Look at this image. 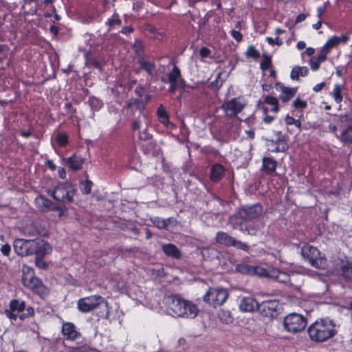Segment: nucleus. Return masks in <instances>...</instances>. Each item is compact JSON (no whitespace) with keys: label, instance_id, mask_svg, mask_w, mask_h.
Wrapping results in <instances>:
<instances>
[{"label":"nucleus","instance_id":"1","mask_svg":"<svg viewBox=\"0 0 352 352\" xmlns=\"http://www.w3.org/2000/svg\"><path fill=\"white\" fill-rule=\"evenodd\" d=\"M263 208L261 204L241 206L232 216L229 221L234 229L251 234L250 223L258 219L263 213Z\"/></svg>","mask_w":352,"mask_h":352},{"label":"nucleus","instance_id":"2","mask_svg":"<svg viewBox=\"0 0 352 352\" xmlns=\"http://www.w3.org/2000/svg\"><path fill=\"white\" fill-rule=\"evenodd\" d=\"M164 304L168 314L175 317L195 318L199 311L195 304L176 294L165 297Z\"/></svg>","mask_w":352,"mask_h":352},{"label":"nucleus","instance_id":"3","mask_svg":"<svg viewBox=\"0 0 352 352\" xmlns=\"http://www.w3.org/2000/svg\"><path fill=\"white\" fill-rule=\"evenodd\" d=\"M336 323L329 318L316 320L307 329L311 340L316 342H323L337 334Z\"/></svg>","mask_w":352,"mask_h":352},{"label":"nucleus","instance_id":"4","mask_svg":"<svg viewBox=\"0 0 352 352\" xmlns=\"http://www.w3.org/2000/svg\"><path fill=\"white\" fill-rule=\"evenodd\" d=\"M76 192L74 186L69 182H58L53 189L47 190L49 196L58 202L65 204L73 202Z\"/></svg>","mask_w":352,"mask_h":352},{"label":"nucleus","instance_id":"5","mask_svg":"<svg viewBox=\"0 0 352 352\" xmlns=\"http://www.w3.org/2000/svg\"><path fill=\"white\" fill-rule=\"evenodd\" d=\"M103 303L105 305L106 311L104 313L98 314V316L107 318L109 316V311L107 309L108 302L104 298L100 295H91L87 297L81 298L78 300L77 306L80 312L88 313L94 310Z\"/></svg>","mask_w":352,"mask_h":352},{"label":"nucleus","instance_id":"6","mask_svg":"<svg viewBox=\"0 0 352 352\" xmlns=\"http://www.w3.org/2000/svg\"><path fill=\"white\" fill-rule=\"evenodd\" d=\"M301 254L314 267L324 270L327 266V259L321 256V252L316 247L309 244L304 245L301 248Z\"/></svg>","mask_w":352,"mask_h":352},{"label":"nucleus","instance_id":"7","mask_svg":"<svg viewBox=\"0 0 352 352\" xmlns=\"http://www.w3.org/2000/svg\"><path fill=\"white\" fill-rule=\"evenodd\" d=\"M25 287L30 289L34 294L38 296L41 299L45 300L50 294V289L38 277L32 275L25 276L22 279Z\"/></svg>","mask_w":352,"mask_h":352},{"label":"nucleus","instance_id":"8","mask_svg":"<svg viewBox=\"0 0 352 352\" xmlns=\"http://www.w3.org/2000/svg\"><path fill=\"white\" fill-rule=\"evenodd\" d=\"M284 327L290 333H298L303 331L307 326V318L302 315L292 313L284 318Z\"/></svg>","mask_w":352,"mask_h":352},{"label":"nucleus","instance_id":"9","mask_svg":"<svg viewBox=\"0 0 352 352\" xmlns=\"http://www.w3.org/2000/svg\"><path fill=\"white\" fill-rule=\"evenodd\" d=\"M228 296L229 294L226 289L210 287L204 296L203 300L206 303L216 307L222 305Z\"/></svg>","mask_w":352,"mask_h":352},{"label":"nucleus","instance_id":"10","mask_svg":"<svg viewBox=\"0 0 352 352\" xmlns=\"http://www.w3.org/2000/svg\"><path fill=\"white\" fill-rule=\"evenodd\" d=\"M279 302L276 300H270L258 303L257 311L260 314L269 320H272L278 315Z\"/></svg>","mask_w":352,"mask_h":352},{"label":"nucleus","instance_id":"11","mask_svg":"<svg viewBox=\"0 0 352 352\" xmlns=\"http://www.w3.org/2000/svg\"><path fill=\"white\" fill-rule=\"evenodd\" d=\"M32 245H34V240L16 239L14 241V251L21 256L33 255Z\"/></svg>","mask_w":352,"mask_h":352},{"label":"nucleus","instance_id":"12","mask_svg":"<svg viewBox=\"0 0 352 352\" xmlns=\"http://www.w3.org/2000/svg\"><path fill=\"white\" fill-rule=\"evenodd\" d=\"M221 108L229 117H235L242 111L244 104L240 102L239 98H234L225 102Z\"/></svg>","mask_w":352,"mask_h":352},{"label":"nucleus","instance_id":"13","mask_svg":"<svg viewBox=\"0 0 352 352\" xmlns=\"http://www.w3.org/2000/svg\"><path fill=\"white\" fill-rule=\"evenodd\" d=\"M350 40V36L349 34H342L340 36H333L331 37L322 46L320 52L321 53H324V54L327 56L328 53L332 50L334 49L335 47L338 46L339 44H346L348 41Z\"/></svg>","mask_w":352,"mask_h":352},{"label":"nucleus","instance_id":"14","mask_svg":"<svg viewBox=\"0 0 352 352\" xmlns=\"http://www.w3.org/2000/svg\"><path fill=\"white\" fill-rule=\"evenodd\" d=\"M274 87L277 91L280 92L278 99L283 104L287 103L294 97L298 91L297 87H288L285 86V85L280 82H276Z\"/></svg>","mask_w":352,"mask_h":352},{"label":"nucleus","instance_id":"15","mask_svg":"<svg viewBox=\"0 0 352 352\" xmlns=\"http://www.w3.org/2000/svg\"><path fill=\"white\" fill-rule=\"evenodd\" d=\"M268 146L269 151L276 153L285 152L289 148L287 139L280 131L277 133L276 140H272Z\"/></svg>","mask_w":352,"mask_h":352},{"label":"nucleus","instance_id":"16","mask_svg":"<svg viewBox=\"0 0 352 352\" xmlns=\"http://www.w3.org/2000/svg\"><path fill=\"white\" fill-rule=\"evenodd\" d=\"M61 333L67 340L75 341L81 336V333L76 329L75 324L70 322L63 323Z\"/></svg>","mask_w":352,"mask_h":352},{"label":"nucleus","instance_id":"17","mask_svg":"<svg viewBox=\"0 0 352 352\" xmlns=\"http://www.w3.org/2000/svg\"><path fill=\"white\" fill-rule=\"evenodd\" d=\"M33 254L35 256L45 257V255L50 254L52 250V246L45 241L39 239H34Z\"/></svg>","mask_w":352,"mask_h":352},{"label":"nucleus","instance_id":"18","mask_svg":"<svg viewBox=\"0 0 352 352\" xmlns=\"http://www.w3.org/2000/svg\"><path fill=\"white\" fill-rule=\"evenodd\" d=\"M138 64L139 69L145 72L148 76L152 77L156 70V65L153 60L146 58L145 57H140L138 59Z\"/></svg>","mask_w":352,"mask_h":352},{"label":"nucleus","instance_id":"19","mask_svg":"<svg viewBox=\"0 0 352 352\" xmlns=\"http://www.w3.org/2000/svg\"><path fill=\"white\" fill-rule=\"evenodd\" d=\"M226 168L219 164L216 163L211 166L210 170V179L213 183H218L225 175Z\"/></svg>","mask_w":352,"mask_h":352},{"label":"nucleus","instance_id":"20","mask_svg":"<svg viewBox=\"0 0 352 352\" xmlns=\"http://www.w3.org/2000/svg\"><path fill=\"white\" fill-rule=\"evenodd\" d=\"M277 161L272 157H264L262 160L261 170L267 175L276 173Z\"/></svg>","mask_w":352,"mask_h":352},{"label":"nucleus","instance_id":"21","mask_svg":"<svg viewBox=\"0 0 352 352\" xmlns=\"http://www.w3.org/2000/svg\"><path fill=\"white\" fill-rule=\"evenodd\" d=\"M258 306L256 299L249 296L243 298L239 304V308L243 312H252L257 310Z\"/></svg>","mask_w":352,"mask_h":352},{"label":"nucleus","instance_id":"22","mask_svg":"<svg viewBox=\"0 0 352 352\" xmlns=\"http://www.w3.org/2000/svg\"><path fill=\"white\" fill-rule=\"evenodd\" d=\"M85 163V158L77 153H74L67 159V164L69 168L74 171L79 170L82 168Z\"/></svg>","mask_w":352,"mask_h":352},{"label":"nucleus","instance_id":"23","mask_svg":"<svg viewBox=\"0 0 352 352\" xmlns=\"http://www.w3.org/2000/svg\"><path fill=\"white\" fill-rule=\"evenodd\" d=\"M340 276L346 281L352 283V260H342Z\"/></svg>","mask_w":352,"mask_h":352},{"label":"nucleus","instance_id":"24","mask_svg":"<svg viewBox=\"0 0 352 352\" xmlns=\"http://www.w3.org/2000/svg\"><path fill=\"white\" fill-rule=\"evenodd\" d=\"M157 116L159 122L166 127L173 126V124L169 120V116L162 104H160L157 109Z\"/></svg>","mask_w":352,"mask_h":352},{"label":"nucleus","instance_id":"25","mask_svg":"<svg viewBox=\"0 0 352 352\" xmlns=\"http://www.w3.org/2000/svg\"><path fill=\"white\" fill-rule=\"evenodd\" d=\"M163 252L168 256L179 258L181 252L177 246L173 243L164 244L162 247Z\"/></svg>","mask_w":352,"mask_h":352},{"label":"nucleus","instance_id":"26","mask_svg":"<svg viewBox=\"0 0 352 352\" xmlns=\"http://www.w3.org/2000/svg\"><path fill=\"white\" fill-rule=\"evenodd\" d=\"M234 238L224 232H218L217 233L215 240L219 244L226 246H232Z\"/></svg>","mask_w":352,"mask_h":352},{"label":"nucleus","instance_id":"27","mask_svg":"<svg viewBox=\"0 0 352 352\" xmlns=\"http://www.w3.org/2000/svg\"><path fill=\"white\" fill-rule=\"evenodd\" d=\"M167 82H184V79L182 78L181 70L177 65H174L172 70L167 74Z\"/></svg>","mask_w":352,"mask_h":352},{"label":"nucleus","instance_id":"28","mask_svg":"<svg viewBox=\"0 0 352 352\" xmlns=\"http://www.w3.org/2000/svg\"><path fill=\"white\" fill-rule=\"evenodd\" d=\"M54 142L59 148H66L69 144V135L65 131H59L55 136Z\"/></svg>","mask_w":352,"mask_h":352},{"label":"nucleus","instance_id":"29","mask_svg":"<svg viewBox=\"0 0 352 352\" xmlns=\"http://www.w3.org/2000/svg\"><path fill=\"white\" fill-rule=\"evenodd\" d=\"M278 98L272 96H266L263 100H260V104H269L272 106L271 111L276 113L279 111Z\"/></svg>","mask_w":352,"mask_h":352},{"label":"nucleus","instance_id":"30","mask_svg":"<svg viewBox=\"0 0 352 352\" xmlns=\"http://www.w3.org/2000/svg\"><path fill=\"white\" fill-rule=\"evenodd\" d=\"M156 142L153 140L143 142L140 144V149L144 155H154L156 148Z\"/></svg>","mask_w":352,"mask_h":352},{"label":"nucleus","instance_id":"31","mask_svg":"<svg viewBox=\"0 0 352 352\" xmlns=\"http://www.w3.org/2000/svg\"><path fill=\"white\" fill-rule=\"evenodd\" d=\"M327 59L324 53L319 52L317 57H312L309 60L310 67L312 71H317L320 66V63Z\"/></svg>","mask_w":352,"mask_h":352},{"label":"nucleus","instance_id":"32","mask_svg":"<svg viewBox=\"0 0 352 352\" xmlns=\"http://www.w3.org/2000/svg\"><path fill=\"white\" fill-rule=\"evenodd\" d=\"M132 47L135 51L138 59L140 57H144L145 47L144 42L142 40L135 39Z\"/></svg>","mask_w":352,"mask_h":352},{"label":"nucleus","instance_id":"33","mask_svg":"<svg viewBox=\"0 0 352 352\" xmlns=\"http://www.w3.org/2000/svg\"><path fill=\"white\" fill-rule=\"evenodd\" d=\"M10 309L12 312H21L25 309V301H20L17 299H12L9 304Z\"/></svg>","mask_w":352,"mask_h":352},{"label":"nucleus","instance_id":"34","mask_svg":"<svg viewBox=\"0 0 352 352\" xmlns=\"http://www.w3.org/2000/svg\"><path fill=\"white\" fill-rule=\"evenodd\" d=\"M144 91V89L142 86H138L135 89V94L138 96V98L134 99L133 102H129L126 104V107L130 109L133 107V105L136 106L138 108L139 104H140V100L142 98V92Z\"/></svg>","mask_w":352,"mask_h":352},{"label":"nucleus","instance_id":"35","mask_svg":"<svg viewBox=\"0 0 352 352\" xmlns=\"http://www.w3.org/2000/svg\"><path fill=\"white\" fill-rule=\"evenodd\" d=\"M340 140L344 144H352V124L342 132Z\"/></svg>","mask_w":352,"mask_h":352},{"label":"nucleus","instance_id":"36","mask_svg":"<svg viewBox=\"0 0 352 352\" xmlns=\"http://www.w3.org/2000/svg\"><path fill=\"white\" fill-rule=\"evenodd\" d=\"M342 89H343L342 85H341L340 84L334 85L331 95H332L333 98H334V100L336 101V102L338 104L340 103L343 100V97H342Z\"/></svg>","mask_w":352,"mask_h":352},{"label":"nucleus","instance_id":"37","mask_svg":"<svg viewBox=\"0 0 352 352\" xmlns=\"http://www.w3.org/2000/svg\"><path fill=\"white\" fill-rule=\"evenodd\" d=\"M218 318L222 323L230 324L233 322V318L229 311L221 310L218 313Z\"/></svg>","mask_w":352,"mask_h":352},{"label":"nucleus","instance_id":"38","mask_svg":"<svg viewBox=\"0 0 352 352\" xmlns=\"http://www.w3.org/2000/svg\"><path fill=\"white\" fill-rule=\"evenodd\" d=\"M85 60H86V65L88 67H91L93 68L98 69L100 70H102V65L100 61L97 60L94 58H93L91 54H85Z\"/></svg>","mask_w":352,"mask_h":352},{"label":"nucleus","instance_id":"39","mask_svg":"<svg viewBox=\"0 0 352 352\" xmlns=\"http://www.w3.org/2000/svg\"><path fill=\"white\" fill-rule=\"evenodd\" d=\"M92 186L93 182L88 179L82 181L80 183V190L83 195H88L91 193Z\"/></svg>","mask_w":352,"mask_h":352},{"label":"nucleus","instance_id":"40","mask_svg":"<svg viewBox=\"0 0 352 352\" xmlns=\"http://www.w3.org/2000/svg\"><path fill=\"white\" fill-rule=\"evenodd\" d=\"M94 349L91 348L88 344H83L76 346H72L68 347V352H91Z\"/></svg>","mask_w":352,"mask_h":352},{"label":"nucleus","instance_id":"41","mask_svg":"<svg viewBox=\"0 0 352 352\" xmlns=\"http://www.w3.org/2000/svg\"><path fill=\"white\" fill-rule=\"evenodd\" d=\"M36 205L42 210H47L49 205L52 204V201L43 196H39L36 198Z\"/></svg>","mask_w":352,"mask_h":352},{"label":"nucleus","instance_id":"42","mask_svg":"<svg viewBox=\"0 0 352 352\" xmlns=\"http://www.w3.org/2000/svg\"><path fill=\"white\" fill-rule=\"evenodd\" d=\"M122 23V21L120 19V16L117 12L113 14L110 19L105 22L106 25L109 27V31L111 28L115 25H120Z\"/></svg>","mask_w":352,"mask_h":352},{"label":"nucleus","instance_id":"43","mask_svg":"<svg viewBox=\"0 0 352 352\" xmlns=\"http://www.w3.org/2000/svg\"><path fill=\"white\" fill-rule=\"evenodd\" d=\"M245 55L246 58H251L254 60H258L261 56L260 52L252 45L248 47Z\"/></svg>","mask_w":352,"mask_h":352},{"label":"nucleus","instance_id":"44","mask_svg":"<svg viewBox=\"0 0 352 352\" xmlns=\"http://www.w3.org/2000/svg\"><path fill=\"white\" fill-rule=\"evenodd\" d=\"M88 102L91 108L95 111H98L103 107L102 101L94 96L90 97Z\"/></svg>","mask_w":352,"mask_h":352},{"label":"nucleus","instance_id":"45","mask_svg":"<svg viewBox=\"0 0 352 352\" xmlns=\"http://www.w3.org/2000/svg\"><path fill=\"white\" fill-rule=\"evenodd\" d=\"M272 66V58L270 56L265 55L263 56V59L262 60L260 64V68L265 71L268 69Z\"/></svg>","mask_w":352,"mask_h":352},{"label":"nucleus","instance_id":"46","mask_svg":"<svg viewBox=\"0 0 352 352\" xmlns=\"http://www.w3.org/2000/svg\"><path fill=\"white\" fill-rule=\"evenodd\" d=\"M292 107L296 109H304L307 107V102L306 100L297 98L293 101Z\"/></svg>","mask_w":352,"mask_h":352},{"label":"nucleus","instance_id":"47","mask_svg":"<svg viewBox=\"0 0 352 352\" xmlns=\"http://www.w3.org/2000/svg\"><path fill=\"white\" fill-rule=\"evenodd\" d=\"M232 247H234L236 249L243 250L244 252H249L250 247L245 243L238 241L236 239H234Z\"/></svg>","mask_w":352,"mask_h":352},{"label":"nucleus","instance_id":"48","mask_svg":"<svg viewBox=\"0 0 352 352\" xmlns=\"http://www.w3.org/2000/svg\"><path fill=\"white\" fill-rule=\"evenodd\" d=\"M35 264L41 270H46L48 267V264L44 261V257L35 256Z\"/></svg>","mask_w":352,"mask_h":352},{"label":"nucleus","instance_id":"49","mask_svg":"<svg viewBox=\"0 0 352 352\" xmlns=\"http://www.w3.org/2000/svg\"><path fill=\"white\" fill-rule=\"evenodd\" d=\"M34 315V309L32 307H29L25 309V312L19 316L20 320H23L28 318L32 317Z\"/></svg>","mask_w":352,"mask_h":352},{"label":"nucleus","instance_id":"50","mask_svg":"<svg viewBox=\"0 0 352 352\" xmlns=\"http://www.w3.org/2000/svg\"><path fill=\"white\" fill-rule=\"evenodd\" d=\"M221 74H222V73L219 72L218 74L216 79L214 81L210 82V88L219 90L222 87L223 81L221 80V82H219V80Z\"/></svg>","mask_w":352,"mask_h":352},{"label":"nucleus","instance_id":"51","mask_svg":"<svg viewBox=\"0 0 352 352\" xmlns=\"http://www.w3.org/2000/svg\"><path fill=\"white\" fill-rule=\"evenodd\" d=\"M154 226L159 229H166L167 223H165L163 219L160 217H156L153 221Z\"/></svg>","mask_w":352,"mask_h":352},{"label":"nucleus","instance_id":"52","mask_svg":"<svg viewBox=\"0 0 352 352\" xmlns=\"http://www.w3.org/2000/svg\"><path fill=\"white\" fill-rule=\"evenodd\" d=\"M152 135L148 132L147 129H145L143 131L139 134V140L142 142H146L151 140Z\"/></svg>","mask_w":352,"mask_h":352},{"label":"nucleus","instance_id":"53","mask_svg":"<svg viewBox=\"0 0 352 352\" xmlns=\"http://www.w3.org/2000/svg\"><path fill=\"white\" fill-rule=\"evenodd\" d=\"M266 41L271 45H276L278 46H280L283 45V41L278 36H276L274 38L272 37H267Z\"/></svg>","mask_w":352,"mask_h":352},{"label":"nucleus","instance_id":"54","mask_svg":"<svg viewBox=\"0 0 352 352\" xmlns=\"http://www.w3.org/2000/svg\"><path fill=\"white\" fill-rule=\"evenodd\" d=\"M263 122L266 124H270L272 122V121L274 120V117L272 116H269L267 114L268 109L267 107H263Z\"/></svg>","mask_w":352,"mask_h":352},{"label":"nucleus","instance_id":"55","mask_svg":"<svg viewBox=\"0 0 352 352\" xmlns=\"http://www.w3.org/2000/svg\"><path fill=\"white\" fill-rule=\"evenodd\" d=\"M65 109L67 110V113L70 115L71 118L76 111V108L73 107L72 102H70L65 104Z\"/></svg>","mask_w":352,"mask_h":352},{"label":"nucleus","instance_id":"56","mask_svg":"<svg viewBox=\"0 0 352 352\" xmlns=\"http://www.w3.org/2000/svg\"><path fill=\"white\" fill-rule=\"evenodd\" d=\"M237 270L243 274L250 273L252 271V267L247 264H243L238 265Z\"/></svg>","mask_w":352,"mask_h":352},{"label":"nucleus","instance_id":"57","mask_svg":"<svg viewBox=\"0 0 352 352\" xmlns=\"http://www.w3.org/2000/svg\"><path fill=\"white\" fill-rule=\"evenodd\" d=\"M231 36L234 39H235L237 42H241L243 40V34L240 31L238 30H232Z\"/></svg>","mask_w":352,"mask_h":352},{"label":"nucleus","instance_id":"58","mask_svg":"<svg viewBox=\"0 0 352 352\" xmlns=\"http://www.w3.org/2000/svg\"><path fill=\"white\" fill-rule=\"evenodd\" d=\"M299 76H300V74H299V72H298V66L294 67L292 69V71H291V73H290V78H291L293 80H298V79H299Z\"/></svg>","mask_w":352,"mask_h":352},{"label":"nucleus","instance_id":"59","mask_svg":"<svg viewBox=\"0 0 352 352\" xmlns=\"http://www.w3.org/2000/svg\"><path fill=\"white\" fill-rule=\"evenodd\" d=\"M211 50L207 47H202L199 50V55L203 58L209 56Z\"/></svg>","mask_w":352,"mask_h":352},{"label":"nucleus","instance_id":"60","mask_svg":"<svg viewBox=\"0 0 352 352\" xmlns=\"http://www.w3.org/2000/svg\"><path fill=\"white\" fill-rule=\"evenodd\" d=\"M1 252L4 256H8L11 252L10 245L8 243L3 245L1 248Z\"/></svg>","mask_w":352,"mask_h":352},{"label":"nucleus","instance_id":"61","mask_svg":"<svg viewBox=\"0 0 352 352\" xmlns=\"http://www.w3.org/2000/svg\"><path fill=\"white\" fill-rule=\"evenodd\" d=\"M134 32V28L131 26H125L122 28V30L120 31V33L124 34V35H129L131 33H133Z\"/></svg>","mask_w":352,"mask_h":352},{"label":"nucleus","instance_id":"62","mask_svg":"<svg viewBox=\"0 0 352 352\" xmlns=\"http://www.w3.org/2000/svg\"><path fill=\"white\" fill-rule=\"evenodd\" d=\"M141 122L139 120H133L131 122V129L133 131H138L140 129Z\"/></svg>","mask_w":352,"mask_h":352},{"label":"nucleus","instance_id":"63","mask_svg":"<svg viewBox=\"0 0 352 352\" xmlns=\"http://www.w3.org/2000/svg\"><path fill=\"white\" fill-rule=\"evenodd\" d=\"M168 83L170 84V86L168 87V91L170 94H174L178 88L179 83L177 82H172Z\"/></svg>","mask_w":352,"mask_h":352},{"label":"nucleus","instance_id":"64","mask_svg":"<svg viewBox=\"0 0 352 352\" xmlns=\"http://www.w3.org/2000/svg\"><path fill=\"white\" fill-rule=\"evenodd\" d=\"M45 166L52 171L56 169V166L52 160L47 159L45 162Z\"/></svg>","mask_w":352,"mask_h":352}]
</instances>
